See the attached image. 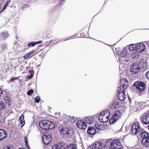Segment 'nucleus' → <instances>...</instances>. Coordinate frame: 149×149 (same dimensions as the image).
Returning a JSON list of instances; mask_svg holds the SVG:
<instances>
[{
	"label": "nucleus",
	"instance_id": "obj_6",
	"mask_svg": "<svg viewBox=\"0 0 149 149\" xmlns=\"http://www.w3.org/2000/svg\"><path fill=\"white\" fill-rule=\"evenodd\" d=\"M143 128L140 126L139 123L138 122H135L132 125L131 132L134 135L139 134L142 130Z\"/></svg>",
	"mask_w": 149,
	"mask_h": 149
},
{
	"label": "nucleus",
	"instance_id": "obj_21",
	"mask_svg": "<svg viewBox=\"0 0 149 149\" xmlns=\"http://www.w3.org/2000/svg\"><path fill=\"white\" fill-rule=\"evenodd\" d=\"M139 134H141V137L143 139H146L147 138V137H149L148 136V133L147 132L144 131L143 129H142V131L141 132H139Z\"/></svg>",
	"mask_w": 149,
	"mask_h": 149
},
{
	"label": "nucleus",
	"instance_id": "obj_30",
	"mask_svg": "<svg viewBox=\"0 0 149 149\" xmlns=\"http://www.w3.org/2000/svg\"><path fill=\"white\" fill-rule=\"evenodd\" d=\"M36 45V44L35 42H31L29 43L28 45V46L29 47H33L34 45Z\"/></svg>",
	"mask_w": 149,
	"mask_h": 149
},
{
	"label": "nucleus",
	"instance_id": "obj_27",
	"mask_svg": "<svg viewBox=\"0 0 149 149\" xmlns=\"http://www.w3.org/2000/svg\"><path fill=\"white\" fill-rule=\"evenodd\" d=\"M8 36L9 35L7 32L2 33L1 34V36L4 39L8 37Z\"/></svg>",
	"mask_w": 149,
	"mask_h": 149
},
{
	"label": "nucleus",
	"instance_id": "obj_5",
	"mask_svg": "<svg viewBox=\"0 0 149 149\" xmlns=\"http://www.w3.org/2000/svg\"><path fill=\"white\" fill-rule=\"evenodd\" d=\"M109 116L110 112L109 111L102 112L99 116V120L102 123H106L109 121Z\"/></svg>",
	"mask_w": 149,
	"mask_h": 149
},
{
	"label": "nucleus",
	"instance_id": "obj_24",
	"mask_svg": "<svg viewBox=\"0 0 149 149\" xmlns=\"http://www.w3.org/2000/svg\"><path fill=\"white\" fill-rule=\"evenodd\" d=\"M3 99L6 103L8 104L9 105L10 104L11 102L10 101V97L7 96H5L3 97Z\"/></svg>",
	"mask_w": 149,
	"mask_h": 149
},
{
	"label": "nucleus",
	"instance_id": "obj_2",
	"mask_svg": "<svg viewBox=\"0 0 149 149\" xmlns=\"http://www.w3.org/2000/svg\"><path fill=\"white\" fill-rule=\"evenodd\" d=\"M107 149H120L122 147L121 143L118 139L111 140L106 143Z\"/></svg>",
	"mask_w": 149,
	"mask_h": 149
},
{
	"label": "nucleus",
	"instance_id": "obj_49",
	"mask_svg": "<svg viewBox=\"0 0 149 149\" xmlns=\"http://www.w3.org/2000/svg\"><path fill=\"white\" fill-rule=\"evenodd\" d=\"M52 149H58L56 145H54L52 148Z\"/></svg>",
	"mask_w": 149,
	"mask_h": 149
},
{
	"label": "nucleus",
	"instance_id": "obj_15",
	"mask_svg": "<svg viewBox=\"0 0 149 149\" xmlns=\"http://www.w3.org/2000/svg\"><path fill=\"white\" fill-rule=\"evenodd\" d=\"M117 56L119 58V60H121L122 58L125 57L127 54V52L125 50L123 49L121 52L118 51L116 52Z\"/></svg>",
	"mask_w": 149,
	"mask_h": 149
},
{
	"label": "nucleus",
	"instance_id": "obj_46",
	"mask_svg": "<svg viewBox=\"0 0 149 149\" xmlns=\"http://www.w3.org/2000/svg\"><path fill=\"white\" fill-rule=\"evenodd\" d=\"M29 73L31 74L30 75H32L33 76V75L34 72L33 70H30L29 71Z\"/></svg>",
	"mask_w": 149,
	"mask_h": 149
},
{
	"label": "nucleus",
	"instance_id": "obj_28",
	"mask_svg": "<svg viewBox=\"0 0 149 149\" xmlns=\"http://www.w3.org/2000/svg\"><path fill=\"white\" fill-rule=\"evenodd\" d=\"M77 118L74 116L70 117L69 119V120H70L72 123H74L77 120Z\"/></svg>",
	"mask_w": 149,
	"mask_h": 149
},
{
	"label": "nucleus",
	"instance_id": "obj_41",
	"mask_svg": "<svg viewBox=\"0 0 149 149\" xmlns=\"http://www.w3.org/2000/svg\"><path fill=\"white\" fill-rule=\"evenodd\" d=\"M65 1V0H61L60 1L59 4L60 5H61L64 3Z\"/></svg>",
	"mask_w": 149,
	"mask_h": 149
},
{
	"label": "nucleus",
	"instance_id": "obj_43",
	"mask_svg": "<svg viewBox=\"0 0 149 149\" xmlns=\"http://www.w3.org/2000/svg\"><path fill=\"white\" fill-rule=\"evenodd\" d=\"M29 4H25L22 6V8H26L27 7H29Z\"/></svg>",
	"mask_w": 149,
	"mask_h": 149
},
{
	"label": "nucleus",
	"instance_id": "obj_53",
	"mask_svg": "<svg viewBox=\"0 0 149 149\" xmlns=\"http://www.w3.org/2000/svg\"><path fill=\"white\" fill-rule=\"evenodd\" d=\"M19 149H25V148H19Z\"/></svg>",
	"mask_w": 149,
	"mask_h": 149
},
{
	"label": "nucleus",
	"instance_id": "obj_23",
	"mask_svg": "<svg viewBox=\"0 0 149 149\" xmlns=\"http://www.w3.org/2000/svg\"><path fill=\"white\" fill-rule=\"evenodd\" d=\"M87 123L89 124L93 123V119L91 117L86 118L85 120Z\"/></svg>",
	"mask_w": 149,
	"mask_h": 149
},
{
	"label": "nucleus",
	"instance_id": "obj_40",
	"mask_svg": "<svg viewBox=\"0 0 149 149\" xmlns=\"http://www.w3.org/2000/svg\"><path fill=\"white\" fill-rule=\"evenodd\" d=\"M33 77V75H27L26 77V78L27 79H30L32 78Z\"/></svg>",
	"mask_w": 149,
	"mask_h": 149
},
{
	"label": "nucleus",
	"instance_id": "obj_50",
	"mask_svg": "<svg viewBox=\"0 0 149 149\" xmlns=\"http://www.w3.org/2000/svg\"><path fill=\"white\" fill-rule=\"evenodd\" d=\"M6 7H5V6H3V8H2V9L1 10V12H2V11H3L4 10H5L6 8Z\"/></svg>",
	"mask_w": 149,
	"mask_h": 149
},
{
	"label": "nucleus",
	"instance_id": "obj_44",
	"mask_svg": "<svg viewBox=\"0 0 149 149\" xmlns=\"http://www.w3.org/2000/svg\"><path fill=\"white\" fill-rule=\"evenodd\" d=\"M10 2V1L8 0L6 1V3H5L4 4V6H5V7H7L8 6V4Z\"/></svg>",
	"mask_w": 149,
	"mask_h": 149
},
{
	"label": "nucleus",
	"instance_id": "obj_32",
	"mask_svg": "<svg viewBox=\"0 0 149 149\" xmlns=\"http://www.w3.org/2000/svg\"><path fill=\"white\" fill-rule=\"evenodd\" d=\"M120 84H121V79H125V78H124V76L123 74V73H121V74H120ZM126 80H127V82H128V81H127V80L126 79ZM128 83V82H127Z\"/></svg>",
	"mask_w": 149,
	"mask_h": 149
},
{
	"label": "nucleus",
	"instance_id": "obj_38",
	"mask_svg": "<svg viewBox=\"0 0 149 149\" xmlns=\"http://www.w3.org/2000/svg\"><path fill=\"white\" fill-rule=\"evenodd\" d=\"M17 79V77H15V78H11L10 80H9V81H8V82L9 83L10 82H12V81H13L14 80H15L16 79Z\"/></svg>",
	"mask_w": 149,
	"mask_h": 149
},
{
	"label": "nucleus",
	"instance_id": "obj_47",
	"mask_svg": "<svg viewBox=\"0 0 149 149\" xmlns=\"http://www.w3.org/2000/svg\"><path fill=\"white\" fill-rule=\"evenodd\" d=\"M34 51V50L32 51L31 52H29L27 54L29 56L33 54V52Z\"/></svg>",
	"mask_w": 149,
	"mask_h": 149
},
{
	"label": "nucleus",
	"instance_id": "obj_31",
	"mask_svg": "<svg viewBox=\"0 0 149 149\" xmlns=\"http://www.w3.org/2000/svg\"><path fill=\"white\" fill-rule=\"evenodd\" d=\"M33 92V91L32 89L29 90L27 92V94L29 95H31Z\"/></svg>",
	"mask_w": 149,
	"mask_h": 149
},
{
	"label": "nucleus",
	"instance_id": "obj_1",
	"mask_svg": "<svg viewBox=\"0 0 149 149\" xmlns=\"http://www.w3.org/2000/svg\"><path fill=\"white\" fill-rule=\"evenodd\" d=\"M121 84L118 87V99L123 101L124 100L125 97V90L128 87V82L127 80L125 79L121 80Z\"/></svg>",
	"mask_w": 149,
	"mask_h": 149
},
{
	"label": "nucleus",
	"instance_id": "obj_13",
	"mask_svg": "<svg viewBox=\"0 0 149 149\" xmlns=\"http://www.w3.org/2000/svg\"><path fill=\"white\" fill-rule=\"evenodd\" d=\"M52 140L51 136L50 134L48 135H45L43 136L42 139L43 142L46 145L49 144Z\"/></svg>",
	"mask_w": 149,
	"mask_h": 149
},
{
	"label": "nucleus",
	"instance_id": "obj_37",
	"mask_svg": "<svg viewBox=\"0 0 149 149\" xmlns=\"http://www.w3.org/2000/svg\"><path fill=\"white\" fill-rule=\"evenodd\" d=\"M146 61L145 59L144 60H143V64H142V65L145 67V66L146 65Z\"/></svg>",
	"mask_w": 149,
	"mask_h": 149
},
{
	"label": "nucleus",
	"instance_id": "obj_16",
	"mask_svg": "<svg viewBox=\"0 0 149 149\" xmlns=\"http://www.w3.org/2000/svg\"><path fill=\"white\" fill-rule=\"evenodd\" d=\"M7 133L5 130L3 129H0V141L5 139Z\"/></svg>",
	"mask_w": 149,
	"mask_h": 149
},
{
	"label": "nucleus",
	"instance_id": "obj_26",
	"mask_svg": "<svg viewBox=\"0 0 149 149\" xmlns=\"http://www.w3.org/2000/svg\"><path fill=\"white\" fill-rule=\"evenodd\" d=\"M63 149H77L74 144H71L64 148Z\"/></svg>",
	"mask_w": 149,
	"mask_h": 149
},
{
	"label": "nucleus",
	"instance_id": "obj_33",
	"mask_svg": "<svg viewBox=\"0 0 149 149\" xmlns=\"http://www.w3.org/2000/svg\"><path fill=\"white\" fill-rule=\"evenodd\" d=\"M40 100V98L38 96L36 97L35 99V101L37 103H39Z\"/></svg>",
	"mask_w": 149,
	"mask_h": 149
},
{
	"label": "nucleus",
	"instance_id": "obj_8",
	"mask_svg": "<svg viewBox=\"0 0 149 149\" xmlns=\"http://www.w3.org/2000/svg\"><path fill=\"white\" fill-rule=\"evenodd\" d=\"M134 86L141 92L144 90L145 88V83L142 81H136L134 84Z\"/></svg>",
	"mask_w": 149,
	"mask_h": 149
},
{
	"label": "nucleus",
	"instance_id": "obj_39",
	"mask_svg": "<svg viewBox=\"0 0 149 149\" xmlns=\"http://www.w3.org/2000/svg\"><path fill=\"white\" fill-rule=\"evenodd\" d=\"M24 116L23 115H21L19 118V120H24Z\"/></svg>",
	"mask_w": 149,
	"mask_h": 149
},
{
	"label": "nucleus",
	"instance_id": "obj_35",
	"mask_svg": "<svg viewBox=\"0 0 149 149\" xmlns=\"http://www.w3.org/2000/svg\"><path fill=\"white\" fill-rule=\"evenodd\" d=\"M20 121V124L22 125L21 126V127H22L25 124V122L24 120H19Z\"/></svg>",
	"mask_w": 149,
	"mask_h": 149
},
{
	"label": "nucleus",
	"instance_id": "obj_36",
	"mask_svg": "<svg viewBox=\"0 0 149 149\" xmlns=\"http://www.w3.org/2000/svg\"><path fill=\"white\" fill-rule=\"evenodd\" d=\"M119 104V103L117 102L114 101L113 104V105L115 107H116V106H118Z\"/></svg>",
	"mask_w": 149,
	"mask_h": 149
},
{
	"label": "nucleus",
	"instance_id": "obj_34",
	"mask_svg": "<svg viewBox=\"0 0 149 149\" xmlns=\"http://www.w3.org/2000/svg\"><path fill=\"white\" fill-rule=\"evenodd\" d=\"M6 46H7V45L6 44H2L1 46V49L2 50H4V49H5L6 48Z\"/></svg>",
	"mask_w": 149,
	"mask_h": 149
},
{
	"label": "nucleus",
	"instance_id": "obj_7",
	"mask_svg": "<svg viewBox=\"0 0 149 149\" xmlns=\"http://www.w3.org/2000/svg\"><path fill=\"white\" fill-rule=\"evenodd\" d=\"M120 115L121 114L120 111L119 110L116 111L111 119L109 120L110 123L112 124L116 121L119 118Z\"/></svg>",
	"mask_w": 149,
	"mask_h": 149
},
{
	"label": "nucleus",
	"instance_id": "obj_14",
	"mask_svg": "<svg viewBox=\"0 0 149 149\" xmlns=\"http://www.w3.org/2000/svg\"><path fill=\"white\" fill-rule=\"evenodd\" d=\"M141 119L144 124L146 125L149 124V113L143 115Z\"/></svg>",
	"mask_w": 149,
	"mask_h": 149
},
{
	"label": "nucleus",
	"instance_id": "obj_19",
	"mask_svg": "<svg viewBox=\"0 0 149 149\" xmlns=\"http://www.w3.org/2000/svg\"><path fill=\"white\" fill-rule=\"evenodd\" d=\"M95 126L97 129L100 130H103L105 128V125L99 123H96L95 125Z\"/></svg>",
	"mask_w": 149,
	"mask_h": 149
},
{
	"label": "nucleus",
	"instance_id": "obj_12",
	"mask_svg": "<svg viewBox=\"0 0 149 149\" xmlns=\"http://www.w3.org/2000/svg\"><path fill=\"white\" fill-rule=\"evenodd\" d=\"M146 48L145 44L141 43L136 44V51L140 53L143 52Z\"/></svg>",
	"mask_w": 149,
	"mask_h": 149
},
{
	"label": "nucleus",
	"instance_id": "obj_17",
	"mask_svg": "<svg viewBox=\"0 0 149 149\" xmlns=\"http://www.w3.org/2000/svg\"><path fill=\"white\" fill-rule=\"evenodd\" d=\"M102 144L101 143L96 142L93 145L91 149H102Z\"/></svg>",
	"mask_w": 149,
	"mask_h": 149
},
{
	"label": "nucleus",
	"instance_id": "obj_52",
	"mask_svg": "<svg viewBox=\"0 0 149 149\" xmlns=\"http://www.w3.org/2000/svg\"><path fill=\"white\" fill-rule=\"evenodd\" d=\"M121 66H122V65L120 64V66H119V68L120 69H121V67H122Z\"/></svg>",
	"mask_w": 149,
	"mask_h": 149
},
{
	"label": "nucleus",
	"instance_id": "obj_11",
	"mask_svg": "<svg viewBox=\"0 0 149 149\" xmlns=\"http://www.w3.org/2000/svg\"><path fill=\"white\" fill-rule=\"evenodd\" d=\"M77 126L79 129L84 130L86 128L87 125L84 120H79L77 122Z\"/></svg>",
	"mask_w": 149,
	"mask_h": 149
},
{
	"label": "nucleus",
	"instance_id": "obj_10",
	"mask_svg": "<svg viewBox=\"0 0 149 149\" xmlns=\"http://www.w3.org/2000/svg\"><path fill=\"white\" fill-rule=\"evenodd\" d=\"M143 104V103L140 102L139 103L137 102H135L134 104L131 105V106L132 107V108H134L133 109H134L135 111H136L138 109L139 110L144 108L143 106H142Z\"/></svg>",
	"mask_w": 149,
	"mask_h": 149
},
{
	"label": "nucleus",
	"instance_id": "obj_51",
	"mask_svg": "<svg viewBox=\"0 0 149 149\" xmlns=\"http://www.w3.org/2000/svg\"><path fill=\"white\" fill-rule=\"evenodd\" d=\"M2 93V91L0 89V96H1Z\"/></svg>",
	"mask_w": 149,
	"mask_h": 149
},
{
	"label": "nucleus",
	"instance_id": "obj_45",
	"mask_svg": "<svg viewBox=\"0 0 149 149\" xmlns=\"http://www.w3.org/2000/svg\"><path fill=\"white\" fill-rule=\"evenodd\" d=\"M29 55L28 54H27L25 55L23 57V58L24 59H26L28 57H29Z\"/></svg>",
	"mask_w": 149,
	"mask_h": 149
},
{
	"label": "nucleus",
	"instance_id": "obj_42",
	"mask_svg": "<svg viewBox=\"0 0 149 149\" xmlns=\"http://www.w3.org/2000/svg\"><path fill=\"white\" fill-rule=\"evenodd\" d=\"M146 77L149 79V71L146 72Z\"/></svg>",
	"mask_w": 149,
	"mask_h": 149
},
{
	"label": "nucleus",
	"instance_id": "obj_9",
	"mask_svg": "<svg viewBox=\"0 0 149 149\" xmlns=\"http://www.w3.org/2000/svg\"><path fill=\"white\" fill-rule=\"evenodd\" d=\"M130 68L131 72L134 74H136L138 72L140 68L139 66L136 63L132 64Z\"/></svg>",
	"mask_w": 149,
	"mask_h": 149
},
{
	"label": "nucleus",
	"instance_id": "obj_48",
	"mask_svg": "<svg viewBox=\"0 0 149 149\" xmlns=\"http://www.w3.org/2000/svg\"><path fill=\"white\" fill-rule=\"evenodd\" d=\"M42 42V41H40L38 42H35L36 45L37 44H40Z\"/></svg>",
	"mask_w": 149,
	"mask_h": 149
},
{
	"label": "nucleus",
	"instance_id": "obj_20",
	"mask_svg": "<svg viewBox=\"0 0 149 149\" xmlns=\"http://www.w3.org/2000/svg\"><path fill=\"white\" fill-rule=\"evenodd\" d=\"M87 132L89 134L91 135H94L96 133V131L94 127H88Z\"/></svg>",
	"mask_w": 149,
	"mask_h": 149
},
{
	"label": "nucleus",
	"instance_id": "obj_25",
	"mask_svg": "<svg viewBox=\"0 0 149 149\" xmlns=\"http://www.w3.org/2000/svg\"><path fill=\"white\" fill-rule=\"evenodd\" d=\"M129 49L130 51H132L134 49L136 50V44H131L129 46Z\"/></svg>",
	"mask_w": 149,
	"mask_h": 149
},
{
	"label": "nucleus",
	"instance_id": "obj_4",
	"mask_svg": "<svg viewBox=\"0 0 149 149\" xmlns=\"http://www.w3.org/2000/svg\"><path fill=\"white\" fill-rule=\"evenodd\" d=\"M59 131L60 134L63 136H69L72 134V131L69 128H65L63 125H61L59 127Z\"/></svg>",
	"mask_w": 149,
	"mask_h": 149
},
{
	"label": "nucleus",
	"instance_id": "obj_22",
	"mask_svg": "<svg viewBox=\"0 0 149 149\" xmlns=\"http://www.w3.org/2000/svg\"><path fill=\"white\" fill-rule=\"evenodd\" d=\"M141 55V53L138 52H133L131 54V57L134 59H137Z\"/></svg>",
	"mask_w": 149,
	"mask_h": 149
},
{
	"label": "nucleus",
	"instance_id": "obj_18",
	"mask_svg": "<svg viewBox=\"0 0 149 149\" xmlns=\"http://www.w3.org/2000/svg\"><path fill=\"white\" fill-rule=\"evenodd\" d=\"M141 143L145 147H148L149 146V137L146 139H143Z\"/></svg>",
	"mask_w": 149,
	"mask_h": 149
},
{
	"label": "nucleus",
	"instance_id": "obj_3",
	"mask_svg": "<svg viewBox=\"0 0 149 149\" xmlns=\"http://www.w3.org/2000/svg\"><path fill=\"white\" fill-rule=\"evenodd\" d=\"M39 125L42 129L46 130H51L54 127V122L46 120L40 121Z\"/></svg>",
	"mask_w": 149,
	"mask_h": 149
},
{
	"label": "nucleus",
	"instance_id": "obj_29",
	"mask_svg": "<svg viewBox=\"0 0 149 149\" xmlns=\"http://www.w3.org/2000/svg\"><path fill=\"white\" fill-rule=\"evenodd\" d=\"M5 107V104L2 101L0 102V111H1V110L3 109Z\"/></svg>",
	"mask_w": 149,
	"mask_h": 149
}]
</instances>
